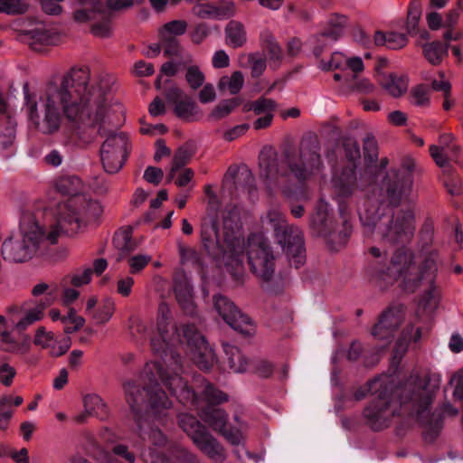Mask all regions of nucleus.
<instances>
[{
	"label": "nucleus",
	"instance_id": "nucleus-1",
	"mask_svg": "<svg viewBox=\"0 0 463 463\" xmlns=\"http://www.w3.org/2000/svg\"><path fill=\"white\" fill-rule=\"evenodd\" d=\"M115 83L106 72L90 77L88 67L71 68L59 82H50L42 106L25 83L23 90L30 125L43 135L59 131L63 117L68 127L82 133L101 124L108 113L107 94Z\"/></svg>",
	"mask_w": 463,
	"mask_h": 463
},
{
	"label": "nucleus",
	"instance_id": "nucleus-2",
	"mask_svg": "<svg viewBox=\"0 0 463 463\" xmlns=\"http://www.w3.org/2000/svg\"><path fill=\"white\" fill-rule=\"evenodd\" d=\"M377 396L364 409L363 417L365 423L373 430L387 428L393 417L397 415H414L423 424H430L425 420L424 414L430 404L433 393L438 389L437 383H431L428 374L420 376L411 374L400 385L392 380L379 382Z\"/></svg>",
	"mask_w": 463,
	"mask_h": 463
},
{
	"label": "nucleus",
	"instance_id": "nucleus-3",
	"mask_svg": "<svg viewBox=\"0 0 463 463\" xmlns=\"http://www.w3.org/2000/svg\"><path fill=\"white\" fill-rule=\"evenodd\" d=\"M161 380L172 395L184 405H196L197 396L192 389L187 386L186 382L177 373L168 374L163 370L159 362L146 363L139 377L141 383L133 380L126 381L123 383L126 401L134 411H138L142 405L149 403L152 410L165 424L164 418L167 416V411L172 407V402L165 392L158 388V381Z\"/></svg>",
	"mask_w": 463,
	"mask_h": 463
},
{
	"label": "nucleus",
	"instance_id": "nucleus-4",
	"mask_svg": "<svg viewBox=\"0 0 463 463\" xmlns=\"http://www.w3.org/2000/svg\"><path fill=\"white\" fill-rule=\"evenodd\" d=\"M320 151L317 137L309 136L302 138L298 147L285 149L279 158L274 153L261 152L260 177L276 184L292 180L304 184L323 170Z\"/></svg>",
	"mask_w": 463,
	"mask_h": 463
},
{
	"label": "nucleus",
	"instance_id": "nucleus-5",
	"mask_svg": "<svg viewBox=\"0 0 463 463\" xmlns=\"http://www.w3.org/2000/svg\"><path fill=\"white\" fill-rule=\"evenodd\" d=\"M55 190L70 197L59 203L57 219L52 224L62 235L74 236L102 213L101 204L81 194L83 184L76 175H62L54 181Z\"/></svg>",
	"mask_w": 463,
	"mask_h": 463
},
{
	"label": "nucleus",
	"instance_id": "nucleus-6",
	"mask_svg": "<svg viewBox=\"0 0 463 463\" xmlns=\"http://www.w3.org/2000/svg\"><path fill=\"white\" fill-rule=\"evenodd\" d=\"M357 213L366 235L377 231L383 242L391 245L409 242L415 232V216L410 210H397L383 214L380 206L370 199L357 205Z\"/></svg>",
	"mask_w": 463,
	"mask_h": 463
},
{
	"label": "nucleus",
	"instance_id": "nucleus-7",
	"mask_svg": "<svg viewBox=\"0 0 463 463\" xmlns=\"http://www.w3.org/2000/svg\"><path fill=\"white\" fill-rule=\"evenodd\" d=\"M45 308L43 303L33 307H28L26 303L7 307L6 315H0L1 350L19 355L27 354L31 350L30 337L22 334L43 318Z\"/></svg>",
	"mask_w": 463,
	"mask_h": 463
},
{
	"label": "nucleus",
	"instance_id": "nucleus-8",
	"mask_svg": "<svg viewBox=\"0 0 463 463\" xmlns=\"http://www.w3.org/2000/svg\"><path fill=\"white\" fill-rule=\"evenodd\" d=\"M23 238L14 240L10 237L2 244V256L10 262H24L32 258L33 254L49 244H55L63 236L52 225L47 232L38 224L35 217L30 213L23 214L20 221Z\"/></svg>",
	"mask_w": 463,
	"mask_h": 463
},
{
	"label": "nucleus",
	"instance_id": "nucleus-9",
	"mask_svg": "<svg viewBox=\"0 0 463 463\" xmlns=\"http://www.w3.org/2000/svg\"><path fill=\"white\" fill-rule=\"evenodd\" d=\"M263 227L273 231L277 243L288 259L290 265L299 268L305 261V248L302 232L289 225L285 215L279 208L269 209L261 217Z\"/></svg>",
	"mask_w": 463,
	"mask_h": 463
},
{
	"label": "nucleus",
	"instance_id": "nucleus-10",
	"mask_svg": "<svg viewBox=\"0 0 463 463\" xmlns=\"http://www.w3.org/2000/svg\"><path fill=\"white\" fill-rule=\"evenodd\" d=\"M373 279L383 288L402 279L406 290L413 292L420 286V278L417 275V266L413 261V254L411 250L399 249L392 259L390 265L383 267H373Z\"/></svg>",
	"mask_w": 463,
	"mask_h": 463
},
{
	"label": "nucleus",
	"instance_id": "nucleus-11",
	"mask_svg": "<svg viewBox=\"0 0 463 463\" xmlns=\"http://www.w3.org/2000/svg\"><path fill=\"white\" fill-rule=\"evenodd\" d=\"M180 342L177 327L172 323L170 307L162 302L157 310L156 335L150 341L152 352L163 358L165 364L180 367L181 360L175 351V345Z\"/></svg>",
	"mask_w": 463,
	"mask_h": 463
},
{
	"label": "nucleus",
	"instance_id": "nucleus-12",
	"mask_svg": "<svg viewBox=\"0 0 463 463\" xmlns=\"http://www.w3.org/2000/svg\"><path fill=\"white\" fill-rule=\"evenodd\" d=\"M372 176L366 173L360 176V182L355 172L354 166L344 167L340 172L334 174L332 177V187L335 199L338 205L340 218L344 222V233L347 234L351 229L352 211L349 207L347 200L354 195L357 190L364 191L365 189V182L372 181Z\"/></svg>",
	"mask_w": 463,
	"mask_h": 463
},
{
	"label": "nucleus",
	"instance_id": "nucleus-13",
	"mask_svg": "<svg viewBox=\"0 0 463 463\" xmlns=\"http://www.w3.org/2000/svg\"><path fill=\"white\" fill-rule=\"evenodd\" d=\"M415 167L414 160L405 157L399 169L391 170L383 178L382 189L391 205L398 207L411 201Z\"/></svg>",
	"mask_w": 463,
	"mask_h": 463
},
{
	"label": "nucleus",
	"instance_id": "nucleus-14",
	"mask_svg": "<svg viewBox=\"0 0 463 463\" xmlns=\"http://www.w3.org/2000/svg\"><path fill=\"white\" fill-rule=\"evenodd\" d=\"M247 255L251 271L263 281H269L275 272V258L267 239L261 235L250 236Z\"/></svg>",
	"mask_w": 463,
	"mask_h": 463
},
{
	"label": "nucleus",
	"instance_id": "nucleus-15",
	"mask_svg": "<svg viewBox=\"0 0 463 463\" xmlns=\"http://www.w3.org/2000/svg\"><path fill=\"white\" fill-rule=\"evenodd\" d=\"M129 140L123 133H110L100 147V157L105 171L109 174L118 172L124 165L128 154Z\"/></svg>",
	"mask_w": 463,
	"mask_h": 463
},
{
	"label": "nucleus",
	"instance_id": "nucleus-16",
	"mask_svg": "<svg viewBox=\"0 0 463 463\" xmlns=\"http://www.w3.org/2000/svg\"><path fill=\"white\" fill-rule=\"evenodd\" d=\"M341 221L343 219L341 218ZM311 226L314 232L321 237L332 238L338 242H343L350 235L352 228L347 234L345 230L344 222L339 225L329 214V204L324 200L317 202L314 213L311 216Z\"/></svg>",
	"mask_w": 463,
	"mask_h": 463
},
{
	"label": "nucleus",
	"instance_id": "nucleus-17",
	"mask_svg": "<svg viewBox=\"0 0 463 463\" xmlns=\"http://www.w3.org/2000/svg\"><path fill=\"white\" fill-rule=\"evenodd\" d=\"M183 335L190 347L191 359L201 370H209L215 356L204 336L193 325L184 326Z\"/></svg>",
	"mask_w": 463,
	"mask_h": 463
},
{
	"label": "nucleus",
	"instance_id": "nucleus-18",
	"mask_svg": "<svg viewBox=\"0 0 463 463\" xmlns=\"http://www.w3.org/2000/svg\"><path fill=\"white\" fill-rule=\"evenodd\" d=\"M214 308L222 319L234 330L250 335L255 327L249 317L242 314L229 298L222 295L213 297Z\"/></svg>",
	"mask_w": 463,
	"mask_h": 463
},
{
	"label": "nucleus",
	"instance_id": "nucleus-19",
	"mask_svg": "<svg viewBox=\"0 0 463 463\" xmlns=\"http://www.w3.org/2000/svg\"><path fill=\"white\" fill-rule=\"evenodd\" d=\"M161 38L165 55L175 57V59L165 62L161 66L160 73L168 77H174L193 61V57L184 50L175 37L165 36Z\"/></svg>",
	"mask_w": 463,
	"mask_h": 463
},
{
	"label": "nucleus",
	"instance_id": "nucleus-20",
	"mask_svg": "<svg viewBox=\"0 0 463 463\" xmlns=\"http://www.w3.org/2000/svg\"><path fill=\"white\" fill-rule=\"evenodd\" d=\"M201 419L214 431L232 445L241 440V432L236 428L227 429L228 414L222 409L208 406L203 410Z\"/></svg>",
	"mask_w": 463,
	"mask_h": 463
},
{
	"label": "nucleus",
	"instance_id": "nucleus-21",
	"mask_svg": "<svg viewBox=\"0 0 463 463\" xmlns=\"http://www.w3.org/2000/svg\"><path fill=\"white\" fill-rule=\"evenodd\" d=\"M404 319V311L402 307H390L384 310L379 317L378 322L372 329L373 337L383 340L386 345L391 343L395 332L400 327Z\"/></svg>",
	"mask_w": 463,
	"mask_h": 463
},
{
	"label": "nucleus",
	"instance_id": "nucleus-22",
	"mask_svg": "<svg viewBox=\"0 0 463 463\" xmlns=\"http://www.w3.org/2000/svg\"><path fill=\"white\" fill-rule=\"evenodd\" d=\"M201 243L211 257L217 259L224 253L219 234L218 222L213 218L204 219L201 225Z\"/></svg>",
	"mask_w": 463,
	"mask_h": 463
},
{
	"label": "nucleus",
	"instance_id": "nucleus-23",
	"mask_svg": "<svg viewBox=\"0 0 463 463\" xmlns=\"http://www.w3.org/2000/svg\"><path fill=\"white\" fill-rule=\"evenodd\" d=\"M145 406L142 405L138 411H134L131 408V411L135 413V420L138 428L139 436L142 439L150 441L155 447H164L167 442L166 437L157 427L152 426L146 419H143L139 414Z\"/></svg>",
	"mask_w": 463,
	"mask_h": 463
},
{
	"label": "nucleus",
	"instance_id": "nucleus-24",
	"mask_svg": "<svg viewBox=\"0 0 463 463\" xmlns=\"http://www.w3.org/2000/svg\"><path fill=\"white\" fill-rule=\"evenodd\" d=\"M422 260L420 266H417V275L420 278V283L426 280L430 284L428 291L429 298L433 297V282L438 269L439 255L436 250H430L422 254Z\"/></svg>",
	"mask_w": 463,
	"mask_h": 463
},
{
	"label": "nucleus",
	"instance_id": "nucleus-25",
	"mask_svg": "<svg viewBox=\"0 0 463 463\" xmlns=\"http://www.w3.org/2000/svg\"><path fill=\"white\" fill-rule=\"evenodd\" d=\"M194 443L203 453L214 461L222 462L226 458L223 447L207 430L201 436H196Z\"/></svg>",
	"mask_w": 463,
	"mask_h": 463
},
{
	"label": "nucleus",
	"instance_id": "nucleus-26",
	"mask_svg": "<svg viewBox=\"0 0 463 463\" xmlns=\"http://www.w3.org/2000/svg\"><path fill=\"white\" fill-rule=\"evenodd\" d=\"M174 293L182 310L190 316H194L196 306L194 300L193 287L186 279L175 281Z\"/></svg>",
	"mask_w": 463,
	"mask_h": 463
},
{
	"label": "nucleus",
	"instance_id": "nucleus-27",
	"mask_svg": "<svg viewBox=\"0 0 463 463\" xmlns=\"http://www.w3.org/2000/svg\"><path fill=\"white\" fill-rule=\"evenodd\" d=\"M192 14L201 19L224 20L232 16L234 10L232 5L215 6L210 4H195Z\"/></svg>",
	"mask_w": 463,
	"mask_h": 463
},
{
	"label": "nucleus",
	"instance_id": "nucleus-28",
	"mask_svg": "<svg viewBox=\"0 0 463 463\" xmlns=\"http://www.w3.org/2000/svg\"><path fill=\"white\" fill-rule=\"evenodd\" d=\"M430 380H431V383H437L439 384V381L436 380V379H433L431 378L430 375H428ZM439 385H438V389L434 392H436L438 390H439ZM434 396H435V393H433V398H432V401L433 402V399H434ZM432 403V402H430ZM430 405H429V407L427 408V411L424 414V419L425 420H429L430 422H431L430 424H423L420 420V423L424 426L425 428H427L429 430H438L439 429L441 428V418L444 417V416H449V417H455L458 414V410L456 409L455 407H453L450 403L447 402V403H444L443 406H442V416L441 415H436L435 412L433 413H430Z\"/></svg>",
	"mask_w": 463,
	"mask_h": 463
},
{
	"label": "nucleus",
	"instance_id": "nucleus-29",
	"mask_svg": "<svg viewBox=\"0 0 463 463\" xmlns=\"http://www.w3.org/2000/svg\"><path fill=\"white\" fill-rule=\"evenodd\" d=\"M378 81L382 87L393 98L403 95L408 89V80L404 76L395 74L380 75Z\"/></svg>",
	"mask_w": 463,
	"mask_h": 463
},
{
	"label": "nucleus",
	"instance_id": "nucleus-30",
	"mask_svg": "<svg viewBox=\"0 0 463 463\" xmlns=\"http://www.w3.org/2000/svg\"><path fill=\"white\" fill-rule=\"evenodd\" d=\"M223 350L228 366L232 372L244 373L248 370V359L237 346L230 344H224Z\"/></svg>",
	"mask_w": 463,
	"mask_h": 463
},
{
	"label": "nucleus",
	"instance_id": "nucleus-31",
	"mask_svg": "<svg viewBox=\"0 0 463 463\" xmlns=\"http://www.w3.org/2000/svg\"><path fill=\"white\" fill-rule=\"evenodd\" d=\"M28 44L30 47L37 52L42 51L43 45L55 44L58 39L57 35L45 28H36L28 31Z\"/></svg>",
	"mask_w": 463,
	"mask_h": 463
},
{
	"label": "nucleus",
	"instance_id": "nucleus-32",
	"mask_svg": "<svg viewBox=\"0 0 463 463\" xmlns=\"http://www.w3.org/2000/svg\"><path fill=\"white\" fill-rule=\"evenodd\" d=\"M373 40L376 46H386L391 50L402 49L408 43V39L405 34L395 32L384 33L381 31H377L374 33Z\"/></svg>",
	"mask_w": 463,
	"mask_h": 463
},
{
	"label": "nucleus",
	"instance_id": "nucleus-33",
	"mask_svg": "<svg viewBox=\"0 0 463 463\" xmlns=\"http://www.w3.org/2000/svg\"><path fill=\"white\" fill-rule=\"evenodd\" d=\"M226 43L233 48H240L246 43V31L241 23L230 21L225 27Z\"/></svg>",
	"mask_w": 463,
	"mask_h": 463
},
{
	"label": "nucleus",
	"instance_id": "nucleus-34",
	"mask_svg": "<svg viewBox=\"0 0 463 463\" xmlns=\"http://www.w3.org/2000/svg\"><path fill=\"white\" fill-rule=\"evenodd\" d=\"M174 112L177 118L187 122L195 121L201 117L199 108L189 98H185L181 102H178L174 107Z\"/></svg>",
	"mask_w": 463,
	"mask_h": 463
},
{
	"label": "nucleus",
	"instance_id": "nucleus-35",
	"mask_svg": "<svg viewBox=\"0 0 463 463\" xmlns=\"http://www.w3.org/2000/svg\"><path fill=\"white\" fill-rule=\"evenodd\" d=\"M85 411L90 415H94L100 420H105L109 416L107 404L97 394H88L83 400Z\"/></svg>",
	"mask_w": 463,
	"mask_h": 463
},
{
	"label": "nucleus",
	"instance_id": "nucleus-36",
	"mask_svg": "<svg viewBox=\"0 0 463 463\" xmlns=\"http://www.w3.org/2000/svg\"><path fill=\"white\" fill-rule=\"evenodd\" d=\"M178 252L183 265H192L198 269H203L204 263L202 254L196 249L178 242Z\"/></svg>",
	"mask_w": 463,
	"mask_h": 463
},
{
	"label": "nucleus",
	"instance_id": "nucleus-37",
	"mask_svg": "<svg viewBox=\"0 0 463 463\" xmlns=\"http://www.w3.org/2000/svg\"><path fill=\"white\" fill-rule=\"evenodd\" d=\"M179 426L194 441L196 436H201L205 430V427L193 415L181 413L178 416Z\"/></svg>",
	"mask_w": 463,
	"mask_h": 463
},
{
	"label": "nucleus",
	"instance_id": "nucleus-38",
	"mask_svg": "<svg viewBox=\"0 0 463 463\" xmlns=\"http://www.w3.org/2000/svg\"><path fill=\"white\" fill-rule=\"evenodd\" d=\"M244 83V77L239 71L232 72L231 76H222L218 82L221 92H229L235 95L240 92Z\"/></svg>",
	"mask_w": 463,
	"mask_h": 463
},
{
	"label": "nucleus",
	"instance_id": "nucleus-39",
	"mask_svg": "<svg viewBox=\"0 0 463 463\" xmlns=\"http://www.w3.org/2000/svg\"><path fill=\"white\" fill-rule=\"evenodd\" d=\"M15 119H7V121H0V150L11 148L15 140L16 132Z\"/></svg>",
	"mask_w": 463,
	"mask_h": 463
},
{
	"label": "nucleus",
	"instance_id": "nucleus-40",
	"mask_svg": "<svg viewBox=\"0 0 463 463\" xmlns=\"http://www.w3.org/2000/svg\"><path fill=\"white\" fill-rule=\"evenodd\" d=\"M277 109L276 102L271 99L260 97L258 99L244 105L245 111H252L255 115L274 114Z\"/></svg>",
	"mask_w": 463,
	"mask_h": 463
},
{
	"label": "nucleus",
	"instance_id": "nucleus-41",
	"mask_svg": "<svg viewBox=\"0 0 463 463\" xmlns=\"http://www.w3.org/2000/svg\"><path fill=\"white\" fill-rule=\"evenodd\" d=\"M448 44H442L440 42H432L423 45L425 58L433 65L440 63L443 57L448 54Z\"/></svg>",
	"mask_w": 463,
	"mask_h": 463
},
{
	"label": "nucleus",
	"instance_id": "nucleus-42",
	"mask_svg": "<svg viewBox=\"0 0 463 463\" xmlns=\"http://www.w3.org/2000/svg\"><path fill=\"white\" fill-rule=\"evenodd\" d=\"M113 243L115 247L120 250V255L118 259V260H120L129 252L135 250L137 248V243L132 241L131 232L128 231L117 233L113 239Z\"/></svg>",
	"mask_w": 463,
	"mask_h": 463
},
{
	"label": "nucleus",
	"instance_id": "nucleus-43",
	"mask_svg": "<svg viewBox=\"0 0 463 463\" xmlns=\"http://www.w3.org/2000/svg\"><path fill=\"white\" fill-rule=\"evenodd\" d=\"M185 69L184 79L188 84V86L196 90L201 88L205 80L204 73L202 71L200 67L196 64H193V61L190 64H187L183 70Z\"/></svg>",
	"mask_w": 463,
	"mask_h": 463
},
{
	"label": "nucleus",
	"instance_id": "nucleus-44",
	"mask_svg": "<svg viewBox=\"0 0 463 463\" xmlns=\"http://www.w3.org/2000/svg\"><path fill=\"white\" fill-rule=\"evenodd\" d=\"M104 4L99 1H92L90 8H82L74 12L76 21L84 23L89 20L98 19V15L104 13Z\"/></svg>",
	"mask_w": 463,
	"mask_h": 463
},
{
	"label": "nucleus",
	"instance_id": "nucleus-45",
	"mask_svg": "<svg viewBox=\"0 0 463 463\" xmlns=\"http://www.w3.org/2000/svg\"><path fill=\"white\" fill-rule=\"evenodd\" d=\"M203 385L202 394L208 403L220 404L228 401V394L215 388L211 383L203 381Z\"/></svg>",
	"mask_w": 463,
	"mask_h": 463
},
{
	"label": "nucleus",
	"instance_id": "nucleus-46",
	"mask_svg": "<svg viewBox=\"0 0 463 463\" xmlns=\"http://www.w3.org/2000/svg\"><path fill=\"white\" fill-rule=\"evenodd\" d=\"M109 13L104 10V13L98 15V19H102L101 22H97L91 26V33L93 35L100 38H107L111 35L112 27L110 24Z\"/></svg>",
	"mask_w": 463,
	"mask_h": 463
},
{
	"label": "nucleus",
	"instance_id": "nucleus-47",
	"mask_svg": "<svg viewBox=\"0 0 463 463\" xmlns=\"http://www.w3.org/2000/svg\"><path fill=\"white\" fill-rule=\"evenodd\" d=\"M421 16V4L419 0H413L409 6L406 29L408 33H416V29Z\"/></svg>",
	"mask_w": 463,
	"mask_h": 463
},
{
	"label": "nucleus",
	"instance_id": "nucleus-48",
	"mask_svg": "<svg viewBox=\"0 0 463 463\" xmlns=\"http://www.w3.org/2000/svg\"><path fill=\"white\" fill-rule=\"evenodd\" d=\"M28 10V5L23 0H0V13L9 15L23 14Z\"/></svg>",
	"mask_w": 463,
	"mask_h": 463
},
{
	"label": "nucleus",
	"instance_id": "nucleus-49",
	"mask_svg": "<svg viewBox=\"0 0 463 463\" xmlns=\"http://www.w3.org/2000/svg\"><path fill=\"white\" fill-rule=\"evenodd\" d=\"M11 405L12 396H3L0 399V430H5L8 428L9 421L14 414Z\"/></svg>",
	"mask_w": 463,
	"mask_h": 463
},
{
	"label": "nucleus",
	"instance_id": "nucleus-50",
	"mask_svg": "<svg viewBox=\"0 0 463 463\" xmlns=\"http://www.w3.org/2000/svg\"><path fill=\"white\" fill-rule=\"evenodd\" d=\"M114 310V302L110 299H107L99 307L97 311L92 314V318L97 324H105L112 317Z\"/></svg>",
	"mask_w": 463,
	"mask_h": 463
},
{
	"label": "nucleus",
	"instance_id": "nucleus-51",
	"mask_svg": "<svg viewBox=\"0 0 463 463\" xmlns=\"http://www.w3.org/2000/svg\"><path fill=\"white\" fill-rule=\"evenodd\" d=\"M187 23L184 20H174L166 23L160 31L161 37L183 35L187 29Z\"/></svg>",
	"mask_w": 463,
	"mask_h": 463
},
{
	"label": "nucleus",
	"instance_id": "nucleus-52",
	"mask_svg": "<svg viewBox=\"0 0 463 463\" xmlns=\"http://www.w3.org/2000/svg\"><path fill=\"white\" fill-rule=\"evenodd\" d=\"M238 101L235 99L223 100L219 103L210 114V118L219 120L228 116L237 106Z\"/></svg>",
	"mask_w": 463,
	"mask_h": 463
},
{
	"label": "nucleus",
	"instance_id": "nucleus-53",
	"mask_svg": "<svg viewBox=\"0 0 463 463\" xmlns=\"http://www.w3.org/2000/svg\"><path fill=\"white\" fill-rule=\"evenodd\" d=\"M345 23V17H341L338 25L325 30L323 33L317 36V42H326L328 43V42H335L338 40L343 34V25Z\"/></svg>",
	"mask_w": 463,
	"mask_h": 463
},
{
	"label": "nucleus",
	"instance_id": "nucleus-54",
	"mask_svg": "<svg viewBox=\"0 0 463 463\" xmlns=\"http://www.w3.org/2000/svg\"><path fill=\"white\" fill-rule=\"evenodd\" d=\"M54 342V335L44 326H39L35 331L33 344L42 348H51Z\"/></svg>",
	"mask_w": 463,
	"mask_h": 463
},
{
	"label": "nucleus",
	"instance_id": "nucleus-55",
	"mask_svg": "<svg viewBox=\"0 0 463 463\" xmlns=\"http://www.w3.org/2000/svg\"><path fill=\"white\" fill-rule=\"evenodd\" d=\"M263 49L268 52V54L272 60H279L281 56V49L275 41V38L266 33L262 35Z\"/></svg>",
	"mask_w": 463,
	"mask_h": 463
},
{
	"label": "nucleus",
	"instance_id": "nucleus-56",
	"mask_svg": "<svg viewBox=\"0 0 463 463\" xmlns=\"http://www.w3.org/2000/svg\"><path fill=\"white\" fill-rule=\"evenodd\" d=\"M411 102L420 107L428 106L430 103L429 89L423 85L413 88L411 91Z\"/></svg>",
	"mask_w": 463,
	"mask_h": 463
},
{
	"label": "nucleus",
	"instance_id": "nucleus-57",
	"mask_svg": "<svg viewBox=\"0 0 463 463\" xmlns=\"http://www.w3.org/2000/svg\"><path fill=\"white\" fill-rule=\"evenodd\" d=\"M248 61L250 67V74L253 78L260 77L266 70V61L259 53H250L248 55Z\"/></svg>",
	"mask_w": 463,
	"mask_h": 463
},
{
	"label": "nucleus",
	"instance_id": "nucleus-58",
	"mask_svg": "<svg viewBox=\"0 0 463 463\" xmlns=\"http://www.w3.org/2000/svg\"><path fill=\"white\" fill-rule=\"evenodd\" d=\"M347 59L341 52H334L327 62L320 61L319 68L323 71L343 69L346 66Z\"/></svg>",
	"mask_w": 463,
	"mask_h": 463
},
{
	"label": "nucleus",
	"instance_id": "nucleus-59",
	"mask_svg": "<svg viewBox=\"0 0 463 463\" xmlns=\"http://www.w3.org/2000/svg\"><path fill=\"white\" fill-rule=\"evenodd\" d=\"M250 365L255 373L263 378L270 376L273 373V365L263 359L254 360L250 362Z\"/></svg>",
	"mask_w": 463,
	"mask_h": 463
},
{
	"label": "nucleus",
	"instance_id": "nucleus-60",
	"mask_svg": "<svg viewBox=\"0 0 463 463\" xmlns=\"http://www.w3.org/2000/svg\"><path fill=\"white\" fill-rule=\"evenodd\" d=\"M112 452L115 458L119 460H124L127 463H134L136 461L135 454L130 451L129 448L124 444H116L112 448Z\"/></svg>",
	"mask_w": 463,
	"mask_h": 463
},
{
	"label": "nucleus",
	"instance_id": "nucleus-61",
	"mask_svg": "<svg viewBox=\"0 0 463 463\" xmlns=\"http://www.w3.org/2000/svg\"><path fill=\"white\" fill-rule=\"evenodd\" d=\"M377 142L373 136L368 134L364 139V157L374 161L378 155Z\"/></svg>",
	"mask_w": 463,
	"mask_h": 463
},
{
	"label": "nucleus",
	"instance_id": "nucleus-62",
	"mask_svg": "<svg viewBox=\"0 0 463 463\" xmlns=\"http://www.w3.org/2000/svg\"><path fill=\"white\" fill-rule=\"evenodd\" d=\"M343 146L345 156L348 158V160L355 161L360 158V147L355 140L347 138L344 141Z\"/></svg>",
	"mask_w": 463,
	"mask_h": 463
},
{
	"label": "nucleus",
	"instance_id": "nucleus-63",
	"mask_svg": "<svg viewBox=\"0 0 463 463\" xmlns=\"http://www.w3.org/2000/svg\"><path fill=\"white\" fill-rule=\"evenodd\" d=\"M151 260V257L146 254H137L132 256L128 260V263L130 266V272L137 273L143 269Z\"/></svg>",
	"mask_w": 463,
	"mask_h": 463
},
{
	"label": "nucleus",
	"instance_id": "nucleus-64",
	"mask_svg": "<svg viewBox=\"0 0 463 463\" xmlns=\"http://www.w3.org/2000/svg\"><path fill=\"white\" fill-rule=\"evenodd\" d=\"M210 34V30L205 24H197L191 33V40L195 44H200Z\"/></svg>",
	"mask_w": 463,
	"mask_h": 463
}]
</instances>
